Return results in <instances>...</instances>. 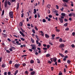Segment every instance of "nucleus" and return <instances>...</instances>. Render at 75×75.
I'll return each instance as SVG.
<instances>
[{
	"mask_svg": "<svg viewBox=\"0 0 75 75\" xmlns=\"http://www.w3.org/2000/svg\"><path fill=\"white\" fill-rule=\"evenodd\" d=\"M9 16L11 18H13V11H11L9 13Z\"/></svg>",
	"mask_w": 75,
	"mask_h": 75,
	"instance_id": "f257e3e1",
	"label": "nucleus"
},
{
	"mask_svg": "<svg viewBox=\"0 0 75 75\" xmlns=\"http://www.w3.org/2000/svg\"><path fill=\"white\" fill-rule=\"evenodd\" d=\"M20 65L18 64H16L15 65L14 67L16 68H18L20 67Z\"/></svg>",
	"mask_w": 75,
	"mask_h": 75,
	"instance_id": "f03ea898",
	"label": "nucleus"
},
{
	"mask_svg": "<svg viewBox=\"0 0 75 75\" xmlns=\"http://www.w3.org/2000/svg\"><path fill=\"white\" fill-rule=\"evenodd\" d=\"M64 47H65V45L63 44H61L59 46V47L61 48Z\"/></svg>",
	"mask_w": 75,
	"mask_h": 75,
	"instance_id": "7ed1b4c3",
	"label": "nucleus"
},
{
	"mask_svg": "<svg viewBox=\"0 0 75 75\" xmlns=\"http://www.w3.org/2000/svg\"><path fill=\"white\" fill-rule=\"evenodd\" d=\"M59 19L60 21V22L61 23H63V22H64V21H63V19L60 18H59Z\"/></svg>",
	"mask_w": 75,
	"mask_h": 75,
	"instance_id": "20e7f679",
	"label": "nucleus"
},
{
	"mask_svg": "<svg viewBox=\"0 0 75 75\" xmlns=\"http://www.w3.org/2000/svg\"><path fill=\"white\" fill-rule=\"evenodd\" d=\"M7 6V0H6L5 2L4 6L5 7H6Z\"/></svg>",
	"mask_w": 75,
	"mask_h": 75,
	"instance_id": "39448f33",
	"label": "nucleus"
},
{
	"mask_svg": "<svg viewBox=\"0 0 75 75\" xmlns=\"http://www.w3.org/2000/svg\"><path fill=\"white\" fill-rule=\"evenodd\" d=\"M19 33L20 34H21V35H22L23 36V37H25V35H24V33H23L22 32L20 31Z\"/></svg>",
	"mask_w": 75,
	"mask_h": 75,
	"instance_id": "423d86ee",
	"label": "nucleus"
},
{
	"mask_svg": "<svg viewBox=\"0 0 75 75\" xmlns=\"http://www.w3.org/2000/svg\"><path fill=\"white\" fill-rule=\"evenodd\" d=\"M45 37L47 38H50V36H49L47 34H45Z\"/></svg>",
	"mask_w": 75,
	"mask_h": 75,
	"instance_id": "0eeeda50",
	"label": "nucleus"
},
{
	"mask_svg": "<svg viewBox=\"0 0 75 75\" xmlns=\"http://www.w3.org/2000/svg\"><path fill=\"white\" fill-rule=\"evenodd\" d=\"M53 58V62H54L57 61V58L56 57H54Z\"/></svg>",
	"mask_w": 75,
	"mask_h": 75,
	"instance_id": "6e6552de",
	"label": "nucleus"
},
{
	"mask_svg": "<svg viewBox=\"0 0 75 75\" xmlns=\"http://www.w3.org/2000/svg\"><path fill=\"white\" fill-rule=\"evenodd\" d=\"M40 33H41V35H42V36H43L44 35V33L43 32H42V31H40Z\"/></svg>",
	"mask_w": 75,
	"mask_h": 75,
	"instance_id": "1a4fd4ad",
	"label": "nucleus"
},
{
	"mask_svg": "<svg viewBox=\"0 0 75 75\" xmlns=\"http://www.w3.org/2000/svg\"><path fill=\"white\" fill-rule=\"evenodd\" d=\"M35 49H36V47L34 45V46L32 47V50H35Z\"/></svg>",
	"mask_w": 75,
	"mask_h": 75,
	"instance_id": "9d476101",
	"label": "nucleus"
},
{
	"mask_svg": "<svg viewBox=\"0 0 75 75\" xmlns=\"http://www.w3.org/2000/svg\"><path fill=\"white\" fill-rule=\"evenodd\" d=\"M46 57H50V54H46Z\"/></svg>",
	"mask_w": 75,
	"mask_h": 75,
	"instance_id": "9b49d317",
	"label": "nucleus"
},
{
	"mask_svg": "<svg viewBox=\"0 0 75 75\" xmlns=\"http://www.w3.org/2000/svg\"><path fill=\"white\" fill-rule=\"evenodd\" d=\"M35 74V71H33L31 72L30 73V75H33L34 74Z\"/></svg>",
	"mask_w": 75,
	"mask_h": 75,
	"instance_id": "f8f14e48",
	"label": "nucleus"
},
{
	"mask_svg": "<svg viewBox=\"0 0 75 75\" xmlns=\"http://www.w3.org/2000/svg\"><path fill=\"white\" fill-rule=\"evenodd\" d=\"M34 12H33L34 14H35L36 13H37V10H36V9H34Z\"/></svg>",
	"mask_w": 75,
	"mask_h": 75,
	"instance_id": "ddd939ff",
	"label": "nucleus"
},
{
	"mask_svg": "<svg viewBox=\"0 0 75 75\" xmlns=\"http://www.w3.org/2000/svg\"><path fill=\"white\" fill-rule=\"evenodd\" d=\"M59 54L62 57H64V56L63 55V54H62L61 53H59Z\"/></svg>",
	"mask_w": 75,
	"mask_h": 75,
	"instance_id": "4468645a",
	"label": "nucleus"
},
{
	"mask_svg": "<svg viewBox=\"0 0 75 75\" xmlns=\"http://www.w3.org/2000/svg\"><path fill=\"white\" fill-rule=\"evenodd\" d=\"M19 7V3H18L17 4V6L16 8V10L18 9V8Z\"/></svg>",
	"mask_w": 75,
	"mask_h": 75,
	"instance_id": "2eb2a0df",
	"label": "nucleus"
},
{
	"mask_svg": "<svg viewBox=\"0 0 75 75\" xmlns=\"http://www.w3.org/2000/svg\"><path fill=\"white\" fill-rule=\"evenodd\" d=\"M6 67V64H3L2 65V67L3 68H4V67Z\"/></svg>",
	"mask_w": 75,
	"mask_h": 75,
	"instance_id": "dca6fc26",
	"label": "nucleus"
},
{
	"mask_svg": "<svg viewBox=\"0 0 75 75\" xmlns=\"http://www.w3.org/2000/svg\"><path fill=\"white\" fill-rule=\"evenodd\" d=\"M37 60L38 61V63L40 64V59H37Z\"/></svg>",
	"mask_w": 75,
	"mask_h": 75,
	"instance_id": "f3484780",
	"label": "nucleus"
},
{
	"mask_svg": "<svg viewBox=\"0 0 75 75\" xmlns=\"http://www.w3.org/2000/svg\"><path fill=\"white\" fill-rule=\"evenodd\" d=\"M20 25V26H23V22H21L19 24Z\"/></svg>",
	"mask_w": 75,
	"mask_h": 75,
	"instance_id": "a211bd4d",
	"label": "nucleus"
},
{
	"mask_svg": "<svg viewBox=\"0 0 75 75\" xmlns=\"http://www.w3.org/2000/svg\"><path fill=\"white\" fill-rule=\"evenodd\" d=\"M67 25H68V23H66L65 24H64V27H67Z\"/></svg>",
	"mask_w": 75,
	"mask_h": 75,
	"instance_id": "6ab92c4d",
	"label": "nucleus"
},
{
	"mask_svg": "<svg viewBox=\"0 0 75 75\" xmlns=\"http://www.w3.org/2000/svg\"><path fill=\"white\" fill-rule=\"evenodd\" d=\"M6 52H7L9 54H10V51H9V50H6Z\"/></svg>",
	"mask_w": 75,
	"mask_h": 75,
	"instance_id": "aec40b11",
	"label": "nucleus"
},
{
	"mask_svg": "<svg viewBox=\"0 0 75 75\" xmlns=\"http://www.w3.org/2000/svg\"><path fill=\"white\" fill-rule=\"evenodd\" d=\"M35 36L37 40H38L39 41V38H38V36L36 35H35Z\"/></svg>",
	"mask_w": 75,
	"mask_h": 75,
	"instance_id": "412c9836",
	"label": "nucleus"
},
{
	"mask_svg": "<svg viewBox=\"0 0 75 75\" xmlns=\"http://www.w3.org/2000/svg\"><path fill=\"white\" fill-rule=\"evenodd\" d=\"M64 2H67L68 1V0H62Z\"/></svg>",
	"mask_w": 75,
	"mask_h": 75,
	"instance_id": "4be33fe9",
	"label": "nucleus"
},
{
	"mask_svg": "<svg viewBox=\"0 0 75 75\" xmlns=\"http://www.w3.org/2000/svg\"><path fill=\"white\" fill-rule=\"evenodd\" d=\"M34 60H33L30 61L31 64H33V63H34Z\"/></svg>",
	"mask_w": 75,
	"mask_h": 75,
	"instance_id": "5701e85b",
	"label": "nucleus"
},
{
	"mask_svg": "<svg viewBox=\"0 0 75 75\" xmlns=\"http://www.w3.org/2000/svg\"><path fill=\"white\" fill-rule=\"evenodd\" d=\"M21 30L22 32H23V33H25V30H23V29L22 28H21Z\"/></svg>",
	"mask_w": 75,
	"mask_h": 75,
	"instance_id": "b1692460",
	"label": "nucleus"
},
{
	"mask_svg": "<svg viewBox=\"0 0 75 75\" xmlns=\"http://www.w3.org/2000/svg\"><path fill=\"white\" fill-rule=\"evenodd\" d=\"M55 30H56V31H57V32H59V31H60V30H59L58 29H55Z\"/></svg>",
	"mask_w": 75,
	"mask_h": 75,
	"instance_id": "393cba45",
	"label": "nucleus"
},
{
	"mask_svg": "<svg viewBox=\"0 0 75 75\" xmlns=\"http://www.w3.org/2000/svg\"><path fill=\"white\" fill-rule=\"evenodd\" d=\"M18 42H19L18 41H17L16 42V43L17 44H18V45H21V43H18Z\"/></svg>",
	"mask_w": 75,
	"mask_h": 75,
	"instance_id": "a878e982",
	"label": "nucleus"
},
{
	"mask_svg": "<svg viewBox=\"0 0 75 75\" xmlns=\"http://www.w3.org/2000/svg\"><path fill=\"white\" fill-rule=\"evenodd\" d=\"M67 63H68V64H70V63H71V61L69 60H67Z\"/></svg>",
	"mask_w": 75,
	"mask_h": 75,
	"instance_id": "bb28decb",
	"label": "nucleus"
},
{
	"mask_svg": "<svg viewBox=\"0 0 75 75\" xmlns=\"http://www.w3.org/2000/svg\"><path fill=\"white\" fill-rule=\"evenodd\" d=\"M42 22L43 23H45V22H46V20L45 19H43Z\"/></svg>",
	"mask_w": 75,
	"mask_h": 75,
	"instance_id": "cd10ccee",
	"label": "nucleus"
},
{
	"mask_svg": "<svg viewBox=\"0 0 75 75\" xmlns=\"http://www.w3.org/2000/svg\"><path fill=\"white\" fill-rule=\"evenodd\" d=\"M18 73V70H16V72L15 73L14 75H16V74H17V73Z\"/></svg>",
	"mask_w": 75,
	"mask_h": 75,
	"instance_id": "c85d7f7f",
	"label": "nucleus"
},
{
	"mask_svg": "<svg viewBox=\"0 0 75 75\" xmlns=\"http://www.w3.org/2000/svg\"><path fill=\"white\" fill-rule=\"evenodd\" d=\"M59 41L60 42H62V38H60L59 39Z\"/></svg>",
	"mask_w": 75,
	"mask_h": 75,
	"instance_id": "c756f323",
	"label": "nucleus"
},
{
	"mask_svg": "<svg viewBox=\"0 0 75 75\" xmlns=\"http://www.w3.org/2000/svg\"><path fill=\"white\" fill-rule=\"evenodd\" d=\"M7 3L8 5H9V6H10V5H11V3H10V2L8 1L7 2Z\"/></svg>",
	"mask_w": 75,
	"mask_h": 75,
	"instance_id": "7c9ffc66",
	"label": "nucleus"
},
{
	"mask_svg": "<svg viewBox=\"0 0 75 75\" xmlns=\"http://www.w3.org/2000/svg\"><path fill=\"white\" fill-rule=\"evenodd\" d=\"M49 44H50L51 45H52V42H51V41H49Z\"/></svg>",
	"mask_w": 75,
	"mask_h": 75,
	"instance_id": "2f4dec72",
	"label": "nucleus"
},
{
	"mask_svg": "<svg viewBox=\"0 0 75 75\" xmlns=\"http://www.w3.org/2000/svg\"><path fill=\"white\" fill-rule=\"evenodd\" d=\"M42 49L43 50H47V48H45V47H43V48Z\"/></svg>",
	"mask_w": 75,
	"mask_h": 75,
	"instance_id": "473e14b6",
	"label": "nucleus"
},
{
	"mask_svg": "<svg viewBox=\"0 0 75 75\" xmlns=\"http://www.w3.org/2000/svg\"><path fill=\"white\" fill-rule=\"evenodd\" d=\"M24 14L23 13H22V14H21V17H24Z\"/></svg>",
	"mask_w": 75,
	"mask_h": 75,
	"instance_id": "72a5a7b5",
	"label": "nucleus"
},
{
	"mask_svg": "<svg viewBox=\"0 0 75 75\" xmlns=\"http://www.w3.org/2000/svg\"><path fill=\"white\" fill-rule=\"evenodd\" d=\"M21 40H22V41H24L25 40V39H24L23 38H21Z\"/></svg>",
	"mask_w": 75,
	"mask_h": 75,
	"instance_id": "f704fd0d",
	"label": "nucleus"
},
{
	"mask_svg": "<svg viewBox=\"0 0 75 75\" xmlns=\"http://www.w3.org/2000/svg\"><path fill=\"white\" fill-rule=\"evenodd\" d=\"M72 16H73V17H75V13H72Z\"/></svg>",
	"mask_w": 75,
	"mask_h": 75,
	"instance_id": "c9c22d12",
	"label": "nucleus"
},
{
	"mask_svg": "<svg viewBox=\"0 0 75 75\" xmlns=\"http://www.w3.org/2000/svg\"><path fill=\"white\" fill-rule=\"evenodd\" d=\"M61 15L63 16H65V14L64 13H61Z\"/></svg>",
	"mask_w": 75,
	"mask_h": 75,
	"instance_id": "e433bc0d",
	"label": "nucleus"
},
{
	"mask_svg": "<svg viewBox=\"0 0 75 75\" xmlns=\"http://www.w3.org/2000/svg\"><path fill=\"white\" fill-rule=\"evenodd\" d=\"M71 46L72 48H74L75 47V45H74L73 44L71 45Z\"/></svg>",
	"mask_w": 75,
	"mask_h": 75,
	"instance_id": "4c0bfd02",
	"label": "nucleus"
},
{
	"mask_svg": "<svg viewBox=\"0 0 75 75\" xmlns=\"http://www.w3.org/2000/svg\"><path fill=\"white\" fill-rule=\"evenodd\" d=\"M48 17H49V18H52V15H49L48 16Z\"/></svg>",
	"mask_w": 75,
	"mask_h": 75,
	"instance_id": "58836bf2",
	"label": "nucleus"
},
{
	"mask_svg": "<svg viewBox=\"0 0 75 75\" xmlns=\"http://www.w3.org/2000/svg\"><path fill=\"white\" fill-rule=\"evenodd\" d=\"M4 11L3 10L2 11V13L1 15H2V16H3V15H4Z\"/></svg>",
	"mask_w": 75,
	"mask_h": 75,
	"instance_id": "ea45409f",
	"label": "nucleus"
},
{
	"mask_svg": "<svg viewBox=\"0 0 75 75\" xmlns=\"http://www.w3.org/2000/svg\"><path fill=\"white\" fill-rule=\"evenodd\" d=\"M9 50L10 51H11V52H12V51H13V49L12 48H10Z\"/></svg>",
	"mask_w": 75,
	"mask_h": 75,
	"instance_id": "a19ab883",
	"label": "nucleus"
},
{
	"mask_svg": "<svg viewBox=\"0 0 75 75\" xmlns=\"http://www.w3.org/2000/svg\"><path fill=\"white\" fill-rule=\"evenodd\" d=\"M37 14L38 15V18H40V14L38 13H37Z\"/></svg>",
	"mask_w": 75,
	"mask_h": 75,
	"instance_id": "79ce46f5",
	"label": "nucleus"
},
{
	"mask_svg": "<svg viewBox=\"0 0 75 75\" xmlns=\"http://www.w3.org/2000/svg\"><path fill=\"white\" fill-rule=\"evenodd\" d=\"M50 45H47V48H50Z\"/></svg>",
	"mask_w": 75,
	"mask_h": 75,
	"instance_id": "37998d69",
	"label": "nucleus"
},
{
	"mask_svg": "<svg viewBox=\"0 0 75 75\" xmlns=\"http://www.w3.org/2000/svg\"><path fill=\"white\" fill-rule=\"evenodd\" d=\"M60 10L62 11L64 10V7H62V8L60 9Z\"/></svg>",
	"mask_w": 75,
	"mask_h": 75,
	"instance_id": "c03bdc74",
	"label": "nucleus"
},
{
	"mask_svg": "<svg viewBox=\"0 0 75 75\" xmlns=\"http://www.w3.org/2000/svg\"><path fill=\"white\" fill-rule=\"evenodd\" d=\"M47 12L48 14H50V10H48L47 11Z\"/></svg>",
	"mask_w": 75,
	"mask_h": 75,
	"instance_id": "a18cd8bd",
	"label": "nucleus"
},
{
	"mask_svg": "<svg viewBox=\"0 0 75 75\" xmlns=\"http://www.w3.org/2000/svg\"><path fill=\"white\" fill-rule=\"evenodd\" d=\"M35 30H32V32H33V33H35Z\"/></svg>",
	"mask_w": 75,
	"mask_h": 75,
	"instance_id": "49530a36",
	"label": "nucleus"
},
{
	"mask_svg": "<svg viewBox=\"0 0 75 75\" xmlns=\"http://www.w3.org/2000/svg\"><path fill=\"white\" fill-rule=\"evenodd\" d=\"M72 35L73 36H74V35H75V32H73L72 33Z\"/></svg>",
	"mask_w": 75,
	"mask_h": 75,
	"instance_id": "de8ad7c7",
	"label": "nucleus"
},
{
	"mask_svg": "<svg viewBox=\"0 0 75 75\" xmlns=\"http://www.w3.org/2000/svg\"><path fill=\"white\" fill-rule=\"evenodd\" d=\"M9 64H12V61H10L9 62Z\"/></svg>",
	"mask_w": 75,
	"mask_h": 75,
	"instance_id": "09e8293b",
	"label": "nucleus"
},
{
	"mask_svg": "<svg viewBox=\"0 0 75 75\" xmlns=\"http://www.w3.org/2000/svg\"><path fill=\"white\" fill-rule=\"evenodd\" d=\"M58 63H59V62L61 63V60L60 59H58Z\"/></svg>",
	"mask_w": 75,
	"mask_h": 75,
	"instance_id": "8fccbe9b",
	"label": "nucleus"
},
{
	"mask_svg": "<svg viewBox=\"0 0 75 75\" xmlns=\"http://www.w3.org/2000/svg\"><path fill=\"white\" fill-rule=\"evenodd\" d=\"M71 16H72V13H70L69 14V16L70 17H71Z\"/></svg>",
	"mask_w": 75,
	"mask_h": 75,
	"instance_id": "3c124183",
	"label": "nucleus"
},
{
	"mask_svg": "<svg viewBox=\"0 0 75 75\" xmlns=\"http://www.w3.org/2000/svg\"><path fill=\"white\" fill-rule=\"evenodd\" d=\"M65 30L66 31H68V30H69V28H66Z\"/></svg>",
	"mask_w": 75,
	"mask_h": 75,
	"instance_id": "603ef678",
	"label": "nucleus"
},
{
	"mask_svg": "<svg viewBox=\"0 0 75 75\" xmlns=\"http://www.w3.org/2000/svg\"><path fill=\"white\" fill-rule=\"evenodd\" d=\"M55 35L54 34H53L52 35V37H55Z\"/></svg>",
	"mask_w": 75,
	"mask_h": 75,
	"instance_id": "864d4df0",
	"label": "nucleus"
},
{
	"mask_svg": "<svg viewBox=\"0 0 75 75\" xmlns=\"http://www.w3.org/2000/svg\"><path fill=\"white\" fill-rule=\"evenodd\" d=\"M35 28L36 30H38V28H37V27L36 26H35Z\"/></svg>",
	"mask_w": 75,
	"mask_h": 75,
	"instance_id": "5fc2aeb1",
	"label": "nucleus"
},
{
	"mask_svg": "<svg viewBox=\"0 0 75 75\" xmlns=\"http://www.w3.org/2000/svg\"><path fill=\"white\" fill-rule=\"evenodd\" d=\"M59 37H57L55 39L56 40H58V39H59Z\"/></svg>",
	"mask_w": 75,
	"mask_h": 75,
	"instance_id": "6e6d98bb",
	"label": "nucleus"
},
{
	"mask_svg": "<svg viewBox=\"0 0 75 75\" xmlns=\"http://www.w3.org/2000/svg\"><path fill=\"white\" fill-rule=\"evenodd\" d=\"M11 74V72H8V75H10Z\"/></svg>",
	"mask_w": 75,
	"mask_h": 75,
	"instance_id": "4d7b16f0",
	"label": "nucleus"
},
{
	"mask_svg": "<svg viewBox=\"0 0 75 75\" xmlns=\"http://www.w3.org/2000/svg\"><path fill=\"white\" fill-rule=\"evenodd\" d=\"M38 46H39V47H40V46H41V43H39Z\"/></svg>",
	"mask_w": 75,
	"mask_h": 75,
	"instance_id": "13d9d810",
	"label": "nucleus"
},
{
	"mask_svg": "<svg viewBox=\"0 0 75 75\" xmlns=\"http://www.w3.org/2000/svg\"><path fill=\"white\" fill-rule=\"evenodd\" d=\"M36 43L37 44H38L39 43L38 42V41L36 40Z\"/></svg>",
	"mask_w": 75,
	"mask_h": 75,
	"instance_id": "bf43d9fd",
	"label": "nucleus"
},
{
	"mask_svg": "<svg viewBox=\"0 0 75 75\" xmlns=\"http://www.w3.org/2000/svg\"><path fill=\"white\" fill-rule=\"evenodd\" d=\"M43 46H44V47H45L47 46V45H45V44H43Z\"/></svg>",
	"mask_w": 75,
	"mask_h": 75,
	"instance_id": "052dcab7",
	"label": "nucleus"
},
{
	"mask_svg": "<svg viewBox=\"0 0 75 75\" xmlns=\"http://www.w3.org/2000/svg\"><path fill=\"white\" fill-rule=\"evenodd\" d=\"M64 58H68V56H65L64 57Z\"/></svg>",
	"mask_w": 75,
	"mask_h": 75,
	"instance_id": "680f3d73",
	"label": "nucleus"
},
{
	"mask_svg": "<svg viewBox=\"0 0 75 75\" xmlns=\"http://www.w3.org/2000/svg\"><path fill=\"white\" fill-rule=\"evenodd\" d=\"M23 66L24 67L25 66V65H26L25 63L23 64Z\"/></svg>",
	"mask_w": 75,
	"mask_h": 75,
	"instance_id": "e2e57ef3",
	"label": "nucleus"
},
{
	"mask_svg": "<svg viewBox=\"0 0 75 75\" xmlns=\"http://www.w3.org/2000/svg\"><path fill=\"white\" fill-rule=\"evenodd\" d=\"M37 14H35V18H37Z\"/></svg>",
	"mask_w": 75,
	"mask_h": 75,
	"instance_id": "0e129e2a",
	"label": "nucleus"
},
{
	"mask_svg": "<svg viewBox=\"0 0 75 75\" xmlns=\"http://www.w3.org/2000/svg\"><path fill=\"white\" fill-rule=\"evenodd\" d=\"M7 40L8 41H11V40H10V39L9 38H8Z\"/></svg>",
	"mask_w": 75,
	"mask_h": 75,
	"instance_id": "69168bd1",
	"label": "nucleus"
},
{
	"mask_svg": "<svg viewBox=\"0 0 75 75\" xmlns=\"http://www.w3.org/2000/svg\"><path fill=\"white\" fill-rule=\"evenodd\" d=\"M55 64L56 65H57V62H55Z\"/></svg>",
	"mask_w": 75,
	"mask_h": 75,
	"instance_id": "338daca9",
	"label": "nucleus"
},
{
	"mask_svg": "<svg viewBox=\"0 0 75 75\" xmlns=\"http://www.w3.org/2000/svg\"><path fill=\"white\" fill-rule=\"evenodd\" d=\"M4 75H7V72H5L4 73Z\"/></svg>",
	"mask_w": 75,
	"mask_h": 75,
	"instance_id": "774afa93",
	"label": "nucleus"
}]
</instances>
